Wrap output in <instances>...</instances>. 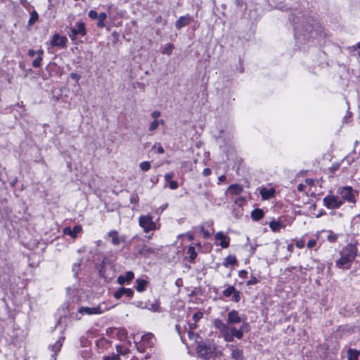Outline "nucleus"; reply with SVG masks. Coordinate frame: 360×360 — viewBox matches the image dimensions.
I'll use <instances>...</instances> for the list:
<instances>
[{
    "label": "nucleus",
    "instance_id": "nucleus-52",
    "mask_svg": "<svg viewBox=\"0 0 360 360\" xmlns=\"http://www.w3.org/2000/svg\"><path fill=\"white\" fill-rule=\"evenodd\" d=\"M201 231L202 232L205 238H207L210 237V233L208 231H205L203 227L201 228Z\"/></svg>",
    "mask_w": 360,
    "mask_h": 360
},
{
    "label": "nucleus",
    "instance_id": "nucleus-46",
    "mask_svg": "<svg viewBox=\"0 0 360 360\" xmlns=\"http://www.w3.org/2000/svg\"><path fill=\"white\" fill-rule=\"evenodd\" d=\"M316 240L312 239V240H310L308 241L307 245L308 248H314L316 245Z\"/></svg>",
    "mask_w": 360,
    "mask_h": 360
},
{
    "label": "nucleus",
    "instance_id": "nucleus-53",
    "mask_svg": "<svg viewBox=\"0 0 360 360\" xmlns=\"http://www.w3.org/2000/svg\"><path fill=\"white\" fill-rule=\"evenodd\" d=\"M36 53H37V52L35 51H34L33 49H30L28 51V55L30 57H33Z\"/></svg>",
    "mask_w": 360,
    "mask_h": 360
},
{
    "label": "nucleus",
    "instance_id": "nucleus-51",
    "mask_svg": "<svg viewBox=\"0 0 360 360\" xmlns=\"http://www.w3.org/2000/svg\"><path fill=\"white\" fill-rule=\"evenodd\" d=\"M226 176L225 175H221L218 177V184H221V182L224 181L226 180Z\"/></svg>",
    "mask_w": 360,
    "mask_h": 360
},
{
    "label": "nucleus",
    "instance_id": "nucleus-22",
    "mask_svg": "<svg viewBox=\"0 0 360 360\" xmlns=\"http://www.w3.org/2000/svg\"><path fill=\"white\" fill-rule=\"evenodd\" d=\"M173 176H174V173L169 172V173L165 174V179L167 181V183L169 184V187L172 190H175L178 188V183L176 181L172 180Z\"/></svg>",
    "mask_w": 360,
    "mask_h": 360
},
{
    "label": "nucleus",
    "instance_id": "nucleus-33",
    "mask_svg": "<svg viewBox=\"0 0 360 360\" xmlns=\"http://www.w3.org/2000/svg\"><path fill=\"white\" fill-rule=\"evenodd\" d=\"M187 254L191 261L194 260L197 257V252L195 250V248L193 246H190L188 248Z\"/></svg>",
    "mask_w": 360,
    "mask_h": 360
},
{
    "label": "nucleus",
    "instance_id": "nucleus-43",
    "mask_svg": "<svg viewBox=\"0 0 360 360\" xmlns=\"http://www.w3.org/2000/svg\"><path fill=\"white\" fill-rule=\"evenodd\" d=\"M258 283V280L256 277L252 276L251 278L247 282L248 285H255Z\"/></svg>",
    "mask_w": 360,
    "mask_h": 360
},
{
    "label": "nucleus",
    "instance_id": "nucleus-13",
    "mask_svg": "<svg viewBox=\"0 0 360 360\" xmlns=\"http://www.w3.org/2000/svg\"><path fill=\"white\" fill-rule=\"evenodd\" d=\"M242 321L241 317L239 316L238 311L236 310H231L228 314L227 323L226 324L231 325L238 323Z\"/></svg>",
    "mask_w": 360,
    "mask_h": 360
},
{
    "label": "nucleus",
    "instance_id": "nucleus-17",
    "mask_svg": "<svg viewBox=\"0 0 360 360\" xmlns=\"http://www.w3.org/2000/svg\"><path fill=\"white\" fill-rule=\"evenodd\" d=\"M108 236L111 238V242L114 245H120L122 242H124L125 241V238L124 236H118V233L117 231L115 230H112L110 231L108 233Z\"/></svg>",
    "mask_w": 360,
    "mask_h": 360
},
{
    "label": "nucleus",
    "instance_id": "nucleus-6",
    "mask_svg": "<svg viewBox=\"0 0 360 360\" xmlns=\"http://www.w3.org/2000/svg\"><path fill=\"white\" fill-rule=\"evenodd\" d=\"M338 193L340 195V199L348 202L355 203V192L351 186H344L338 189Z\"/></svg>",
    "mask_w": 360,
    "mask_h": 360
},
{
    "label": "nucleus",
    "instance_id": "nucleus-15",
    "mask_svg": "<svg viewBox=\"0 0 360 360\" xmlns=\"http://www.w3.org/2000/svg\"><path fill=\"white\" fill-rule=\"evenodd\" d=\"M82 229L80 225H75L72 229L70 227H65L63 229V233L70 236L72 238H75L77 234L82 231Z\"/></svg>",
    "mask_w": 360,
    "mask_h": 360
},
{
    "label": "nucleus",
    "instance_id": "nucleus-5",
    "mask_svg": "<svg viewBox=\"0 0 360 360\" xmlns=\"http://www.w3.org/2000/svg\"><path fill=\"white\" fill-rule=\"evenodd\" d=\"M155 339L153 334L148 333L141 337L140 342H136L137 350L140 352H145L146 349L153 347Z\"/></svg>",
    "mask_w": 360,
    "mask_h": 360
},
{
    "label": "nucleus",
    "instance_id": "nucleus-60",
    "mask_svg": "<svg viewBox=\"0 0 360 360\" xmlns=\"http://www.w3.org/2000/svg\"><path fill=\"white\" fill-rule=\"evenodd\" d=\"M313 181H313L312 179H306V183H307V184H309V185L312 184H313Z\"/></svg>",
    "mask_w": 360,
    "mask_h": 360
},
{
    "label": "nucleus",
    "instance_id": "nucleus-44",
    "mask_svg": "<svg viewBox=\"0 0 360 360\" xmlns=\"http://www.w3.org/2000/svg\"><path fill=\"white\" fill-rule=\"evenodd\" d=\"M187 333H188V336L189 337L190 339H191V340L197 339V335L193 333V331L192 330H188Z\"/></svg>",
    "mask_w": 360,
    "mask_h": 360
},
{
    "label": "nucleus",
    "instance_id": "nucleus-26",
    "mask_svg": "<svg viewBox=\"0 0 360 360\" xmlns=\"http://www.w3.org/2000/svg\"><path fill=\"white\" fill-rule=\"evenodd\" d=\"M139 254L143 255V256H148V255L151 253H155V251L154 249L148 247L147 245H144L141 248H140L138 250Z\"/></svg>",
    "mask_w": 360,
    "mask_h": 360
},
{
    "label": "nucleus",
    "instance_id": "nucleus-64",
    "mask_svg": "<svg viewBox=\"0 0 360 360\" xmlns=\"http://www.w3.org/2000/svg\"><path fill=\"white\" fill-rule=\"evenodd\" d=\"M358 47L360 49V42L358 44Z\"/></svg>",
    "mask_w": 360,
    "mask_h": 360
},
{
    "label": "nucleus",
    "instance_id": "nucleus-42",
    "mask_svg": "<svg viewBox=\"0 0 360 360\" xmlns=\"http://www.w3.org/2000/svg\"><path fill=\"white\" fill-rule=\"evenodd\" d=\"M99 14L97 13V12L96 11H94V10H91L89 13H88V15L90 18L94 20V19H97L98 18V16Z\"/></svg>",
    "mask_w": 360,
    "mask_h": 360
},
{
    "label": "nucleus",
    "instance_id": "nucleus-55",
    "mask_svg": "<svg viewBox=\"0 0 360 360\" xmlns=\"http://www.w3.org/2000/svg\"><path fill=\"white\" fill-rule=\"evenodd\" d=\"M164 152H165L164 148L160 145L158 148V153L160 154H162V153H164Z\"/></svg>",
    "mask_w": 360,
    "mask_h": 360
},
{
    "label": "nucleus",
    "instance_id": "nucleus-34",
    "mask_svg": "<svg viewBox=\"0 0 360 360\" xmlns=\"http://www.w3.org/2000/svg\"><path fill=\"white\" fill-rule=\"evenodd\" d=\"M140 169L143 172H147L150 168V162L148 161H144L139 164Z\"/></svg>",
    "mask_w": 360,
    "mask_h": 360
},
{
    "label": "nucleus",
    "instance_id": "nucleus-35",
    "mask_svg": "<svg viewBox=\"0 0 360 360\" xmlns=\"http://www.w3.org/2000/svg\"><path fill=\"white\" fill-rule=\"evenodd\" d=\"M160 124H163V121L162 120H160V121L154 120V121H153L150 124L149 130L150 131L155 130L158 128V127L159 126Z\"/></svg>",
    "mask_w": 360,
    "mask_h": 360
},
{
    "label": "nucleus",
    "instance_id": "nucleus-10",
    "mask_svg": "<svg viewBox=\"0 0 360 360\" xmlns=\"http://www.w3.org/2000/svg\"><path fill=\"white\" fill-rule=\"evenodd\" d=\"M64 340L65 338L63 336H60L53 345H49V349L52 352L51 360H56V355L60 351Z\"/></svg>",
    "mask_w": 360,
    "mask_h": 360
},
{
    "label": "nucleus",
    "instance_id": "nucleus-58",
    "mask_svg": "<svg viewBox=\"0 0 360 360\" xmlns=\"http://www.w3.org/2000/svg\"><path fill=\"white\" fill-rule=\"evenodd\" d=\"M167 207V204H165V205L161 206L160 207H159L158 209V211L160 210V212H162Z\"/></svg>",
    "mask_w": 360,
    "mask_h": 360
},
{
    "label": "nucleus",
    "instance_id": "nucleus-24",
    "mask_svg": "<svg viewBox=\"0 0 360 360\" xmlns=\"http://www.w3.org/2000/svg\"><path fill=\"white\" fill-rule=\"evenodd\" d=\"M37 57L32 62V66L36 68L41 66V63L43 59L44 51L42 49H39L37 51Z\"/></svg>",
    "mask_w": 360,
    "mask_h": 360
},
{
    "label": "nucleus",
    "instance_id": "nucleus-29",
    "mask_svg": "<svg viewBox=\"0 0 360 360\" xmlns=\"http://www.w3.org/2000/svg\"><path fill=\"white\" fill-rule=\"evenodd\" d=\"M146 285L147 281L146 280L137 279L136 289L138 292H143L146 290Z\"/></svg>",
    "mask_w": 360,
    "mask_h": 360
},
{
    "label": "nucleus",
    "instance_id": "nucleus-8",
    "mask_svg": "<svg viewBox=\"0 0 360 360\" xmlns=\"http://www.w3.org/2000/svg\"><path fill=\"white\" fill-rule=\"evenodd\" d=\"M76 26L77 27L71 28L70 32L68 33L70 38L72 41L76 39V37L78 34L82 36H84L86 34V28L84 22H77Z\"/></svg>",
    "mask_w": 360,
    "mask_h": 360
},
{
    "label": "nucleus",
    "instance_id": "nucleus-48",
    "mask_svg": "<svg viewBox=\"0 0 360 360\" xmlns=\"http://www.w3.org/2000/svg\"><path fill=\"white\" fill-rule=\"evenodd\" d=\"M247 274H248V272L246 270H240L238 273V276L239 277L242 278H246L247 276Z\"/></svg>",
    "mask_w": 360,
    "mask_h": 360
},
{
    "label": "nucleus",
    "instance_id": "nucleus-21",
    "mask_svg": "<svg viewBox=\"0 0 360 360\" xmlns=\"http://www.w3.org/2000/svg\"><path fill=\"white\" fill-rule=\"evenodd\" d=\"M191 22V16L186 15L181 16L175 22V26L177 29H181L183 27L188 25Z\"/></svg>",
    "mask_w": 360,
    "mask_h": 360
},
{
    "label": "nucleus",
    "instance_id": "nucleus-59",
    "mask_svg": "<svg viewBox=\"0 0 360 360\" xmlns=\"http://www.w3.org/2000/svg\"><path fill=\"white\" fill-rule=\"evenodd\" d=\"M295 35H297L299 33V32L300 31L299 25H297L295 27Z\"/></svg>",
    "mask_w": 360,
    "mask_h": 360
},
{
    "label": "nucleus",
    "instance_id": "nucleus-37",
    "mask_svg": "<svg viewBox=\"0 0 360 360\" xmlns=\"http://www.w3.org/2000/svg\"><path fill=\"white\" fill-rule=\"evenodd\" d=\"M127 330L124 328L119 329L117 336L120 340H124L127 338Z\"/></svg>",
    "mask_w": 360,
    "mask_h": 360
},
{
    "label": "nucleus",
    "instance_id": "nucleus-27",
    "mask_svg": "<svg viewBox=\"0 0 360 360\" xmlns=\"http://www.w3.org/2000/svg\"><path fill=\"white\" fill-rule=\"evenodd\" d=\"M264 216V212L260 209H255L251 212V217L255 221L261 219Z\"/></svg>",
    "mask_w": 360,
    "mask_h": 360
},
{
    "label": "nucleus",
    "instance_id": "nucleus-62",
    "mask_svg": "<svg viewBox=\"0 0 360 360\" xmlns=\"http://www.w3.org/2000/svg\"><path fill=\"white\" fill-rule=\"evenodd\" d=\"M292 245H289L288 246V250H290V251H291V250H292Z\"/></svg>",
    "mask_w": 360,
    "mask_h": 360
},
{
    "label": "nucleus",
    "instance_id": "nucleus-38",
    "mask_svg": "<svg viewBox=\"0 0 360 360\" xmlns=\"http://www.w3.org/2000/svg\"><path fill=\"white\" fill-rule=\"evenodd\" d=\"M38 20V14L36 11H32L29 20V24L33 25Z\"/></svg>",
    "mask_w": 360,
    "mask_h": 360
},
{
    "label": "nucleus",
    "instance_id": "nucleus-30",
    "mask_svg": "<svg viewBox=\"0 0 360 360\" xmlns=\"http://www.w3.org/2000/svg\"><path fill=\"white\" fill-rule=\"evenodd\" d=\"M107 18V14L105 13H101L98 16L97 26L99 27H105V20Z\"/></svg>",
    "mask_w": 360,
    "mask_h": 360
},
{
    "label": "nucleus",
    "instance_id": "nucleus-45",
    "mask_svg": "<svg viewBox=\"0 0 360 360\" xmlns=\"http://www.w3.org/2000/svg\"><path fill=\"white\" fill-rule=\"evenodd\" d=\"M70 77L71 79L75 80L76 82H78L80 79V76L77 75V73L72 72L70 74Z\"/></svg>",
    "mask_w": 360,
    "mask_h": 360
},
{
    "label": "nucleus",
    "instance_id": "nucleus-16",
    "mask_svg": "<svg viewBox=\"0 0 360 360\" xmlns=\"http://www.w3.org/2000/svg\"><path fill=\"white\" fill-rule=\"evenodd\" d=\"M214 237L217 240L220 241L219 245L222 248H227L229 246L230 238L223 232H217Z\"/></svg>",
    "mask_w": 360,
    "mask_h": 360
},
{
    "label": "nucleus",
    "instance_id": "nucleus-36",
    "mask_svg": "<svg viewBox=\"0 0 360 360\" xmlns=\"http://www.w3.org/2000/svg\"><path fill=\"white\" fill-rule=\"evenodd\" d=\"M116 349L118 352V354H120L124 355V354H128V352H129V349L122 345H117Z\"/></svg>",
    "mask_w": 360,
    "mask_h": 360
},
{
    "label": "nucleus",
    "instance_id": "nucleus-1",
    "mask_svg": "<svg viewBox=\"0 0 360 360\" xmlns=\"http://www.w3.org/2000/svg\"><path fill=\"white\" fill-rule=\"evenodd\" d=\"M340 257L335 262L339 269H348L357 255V247L355 244H347L340 251Z\"/></svg>",
    "mask_w": 360,
    "mask_h": 360
},
{
    "label": "nucleus",
    "instance_id": "nucleus-50",
    "mask_svg": "<svg viewBox=\"0 0 360 360\" xmlns=\"http://www.w3.org/2000/svg\"><path fill=\"white\" fill-rule=\"evenodd\" d=\"M296 246L299 248H302L304 246V242L303 240H299L296 243Z\"/></svg>",
    "mask_w": 360,
    "mask_h": 360
},
{
    "label": "nucleus",
    "instance_id": "nucleus-49",
    "mask_svg": "<svg viewBox=\"0 0 360 360\" xmlns=\"http://www.w3.org/2000/svg\"><path fill=\"white\" fill-rule=\"evenodd\" d=\"M210 174H211V169L209 168H205L202 171V174L205 176L210 175Z\"/></svg>",
    "mask_w": 360,
    "mask_h": 360
},
{
    "label": "nucleus",
    "instance_id": "nucleus-57",
    "mask_svg": "<svg viewBox=\"0 0 360 360\" xmlns=\"http://www.w3.org/2000/svg\"><path fill=\"white\" fill-rule=\"evenodd\" d=\"M130 202L131 203H136L137 202V198L136 197H131Z\"/></svg>",
    "mask_w": 360,
    "mask_h": 360
},
{
    "label": "nucleus",
    "instance_id": "nucleus-39",
    "mask_svg": "<svg viewBox=\"0 0 360 360\" xmlns=\"http://www.w3.org/2000/svg\"><path fill=\"white\" fill-rule=\"evenodd\" d=\"M120 355L118 354H112L103 357V360H119Z\"/></svg>",
    "mask_w": 360,
    "mask_h": 360
},
{
    "label": "nucleus",
    "instance_id": "nucleus-40",
    "mask_svg": "<svg viewBox=\"0 0 360 360\" xmlns=\"http://www.w3.org/2000/svg\"><path fill=\"white\" fill-rule=\"evenodd\" d=\"M172 49L173 45L169 44L164 49V50L162 51V53L170 55L172 53Z\"/></svg>",
    "mask_w": 360,
    "mask_h": 360
},
{
    "label": "nucleus",
    "instance_id": "nucleus-32",
    "mask_svg": "<svg viewBox=\"0 0 360 360\" xmlns=\"http://www.w3.org/2000/svg\"><path fill=\"white\" fill-rule=\"evenodd\" d=\"M327 232V240L330 243H334L338 239V234L335 233L333 231L330 230L326 231Z\"/></svg>",
    "mask_w": 360,
    "mask_h": 360
},
{
    "label": "nucleus",
    "instance_id": "nucleus-19",
    "mask_svg": "<svg viewBox=\"0 0 360 360\" xmlns=\"http://www.w3.org/2000/svg\"><path fill=\"white\" fill-rule=\"evenodd\" d=\"M231 353V356L233 360H243V354L242 349L233 346H229Z\"/></svg>",
    "mask_w": 360,
    "mask_h": 360
},
{
    "label": "nucleus",
    "instance_id": "nucleus-63",
    "mask_svg": "<svg viewBox=\"0 0 360 360\" xmlns=\"http://www.w3.org/2000/svg\"><path fill=\"white\" fill-rule=\"evenodd\" d=\"M146 237H147V238H148V240H150V239H151V238H152V235L147 236Z\"/></svg>",
    "mask_w": 360,
    "mask_h": 360
},
{
    "label": "nucleus",
    "instance_id": "nucleus-23",
    "mask_svg": "<svg viewBox=\"0 0 360 360\" xmlns=\"http://www.w3.org/2000/svg\"><path fill=\"white\" fill-rule=\"evenodd\" d=\"M238 264L237 259L235 255H228L224 260L223 265L225 267H229V266H235Z\"/></svg>",
    "mask_w": 360,
    "mask_h": 360
},
{
    "label": "nucleus",
    "instance_id": "nucleus-7",
    "mask_svg": "<svg viewBox=\"0 0 360 360\" xmlns=\"http://www.w3.org/2000/svg\"><path fill=\"white\" fill-rule=\"evenodd\" d=\"M323 205L328 209H339L342 205L343 201L339 197L333 195H327L323 199Z\"/></svg>",
    "mask_w": 360,
    "mask_h": 360
},
{
    "label": "nucleus",
    "instance_id": "nucleus-54",
    "mask_svg": "<svg viewBox=\"0 0 360 360\" xmlns=\"http://www.w3.org/2000/svg\"><path fill=\"white\" fill-rule=\"evenodd\" d=\"M195 328H196L195 323H188V330H193Z\"/></svg>",
    "mask_w": 360,
    "mask_h": 360
},
{
    "label": "nucleus",
    "instance_id": "nucleus-12",
    "mask_svg": "<svg viewBox=\"0 0 360 360\" xmlns=\"http://www.w3.org/2000/svg\"><path fill=\"white\" fill-rule=\"evenodd\" d=\"M123 295H125L126 297L129 298H131L134 295V291L131 288H125L123 287L119 288L115 292H114V297L117 300L120 299Z\"/></svg>",
    "mask_w": 360,
    "mask_h": 360
},
{
    "label": "nucleus",
    "instance_id": "nucleus-4",
    "mask_svg": "<svg viewBox=\"0 0 360 360\" xmlns=\"http://www.w3.org/2000/svg\"><path fill=\"white\" fill-rule=\"evenodd\" d=\"M139 224L145 233L159 229L156 223L153 221V217L150 214L141 215L139 218Z\"/></svg>",
    "mask_w": 360,
    "mask_h": 360
},
{
    "label": "nucleus",
    "instance_id": "nucleus-20",
    "mask_svg": "<svg viewBox=\"0 0 360 360\" xmlns=\"http://www.w3.org/2000/svg\"><path fill=\"white\" fill-rule=\"evenodd\" d=\"M134 274L132 271L127 272L125 276H119L117 279V282L120 285H124V283H129V282L134 278Z\"/></svg>",
    "mask_w": 360,
    "mask_h": 360
},
{
    "label": "nucleus",
    "instance_id": "nucleus-61",
    "mask_svg": "<svg viewBox=\"0 0 360 360\" xmlns=\"http://www.w3.org/2000/svg\"><path fill=\"white\" fill-rule=\"evenodd\" d=\"M323 214H325L324 212H319V214H316V218H319L321 216H322Z\"/></svg>",
    "mask_w": 360,
    "mask_h": 360
},
{
    "label": "nucleus",
    "instance_id": "nucleus-41",
    "mask_svg": "<svg viewBox=\"0 0 360 360\" xmlns=\"http://www.w3.org/2000/svg\"><path fill=\"white\" fill-rule=\"evenodd\" d=\"M203 314L200 311H197L193 315V319L195 323L198 322L200 319H202Z\"/></svg>",
    "mask_w": 360,
    "mask_h": 360
},
{
    "label": "nucleus",
    "instance_id": "nucleus-3",
    "mask_svg": "<svg viewBox=\"0 0 360 360\" xmlns=\"http://www.w3.org/2000/svg\"><path fill=\"white\" fill-rule=\"evenodd\" d=\"M196 351L198 355L205 360L216 358L222 354V352L218 349L217 346L210 342H199L196 347Z\"/></svg>",
    "mask_w": 360,
    "mask_h": 360
},
{
    "label": "nucleus",
    "instance_id": "nucleus-31",
    "mask_svg": "<svg viewBox=\"0 0 360 360\" xmlns=\"http://www.w3.org/2000/svg\"><path fill=\"white\" fill-rule=\"evenodd\" d=\"M269 227L273 231H278L282 228V225L279 221H272L269 223Z\"/></svg>",
    "mask_w": 360,
    "mask_h": 360
},
{
    "label": "nucleus",
    "instance_id": "nucleus-56",
    "mask_svg": "<svg viewBox=\"0 0 360 360\" xmlns=\"http://www.w3.org/2000/svg\"><path fill=\"white\" fill-rule=\"evenodd\" d=\"M304 185L302 184H300L298 186H297V190L299 191H304Z\"/></svg>",
    "mask_w": 360,
    "mask_h": 360
},
{
    "label": "nucleus",
    "instance_id": "nucleus-11",
    "mask_svg": "<svg viewBox=\"0 0 360 360\" xmlns=\"http://www.w3.org/2000/svg\"><path fill=\"white\" fill-rule=\"evenodd\" d=\"M68 42V39L65 36H60L59 34L56 33L53 35L51 41V44L53 46H59L65 48Z\"/></svg>",
    "mask_w": 360,
    "mask_h": 360
},
{
    "label": "nucleus",
    "instance_id": "nucleus-25",
    "mask_svg": "<svg viewBox=\"0 0 360 360\" xmlns=\"http://www.w3.org/2000/svg\"><path fill=\"white\" fill-rule=\"evenodd\" d=\"M228 190L232 195H238L242 193L243 187L239 184H231L229 186Z\"/></svg>",
    "mask_w": 360,
    "mask_h": 360
},
{
    "label": "nucleus",
    "instance_id": "nucleus-28",
    "mask_svg": "<svg viewBox=\"0 0 360 360\" xmlns=\"http://www.w3.org/2000/svg\"><path fill=\"white\" fill-rule=\"evenodd\" d=\"M360 352L356 349H349L347 351L348 360H358Z\"/></svg>",
    "mask_w": 360,
    "mask_h": 360
},
{
    "label": "nucleus",
    "instance_id": "nucleus-18",
    "mask_svg": "<svg viewBox=\"0 0 360 360\" xmlns=\"http://www.w3.org/2000/svg\"><path fill=\"white\" fill-rule=\"evenodd\" d=\"M259 193L262 200H269L274 196L275 189L273 188H266L265 187H262L259 188Z\"/></svg>",
    "mask_w": 360,
    "mask_h": 360
},
{
    "label": "nucleus",
    "instance_id": "nucleus-14",
    "mask_svg": "<svg viewBox=\"0 0 360 360\" xmlns=\"http://www.w3.org/2000/svg\"><path fill=\"white\" fill-rule=\"evenodd\" d=\"M79 313L86 314L87 315L101 314L103 311L101 309V307H82L79 309Z\"/></svg>",
    "mask_w": 360,
    "mask_h": 360
},
{
    "label": "nucleus",
    "instance_id": "nucleus-2",
    "mask_svg": "<svg viewBox=\"0 0 360 360\" xmlns=\"http://www.w3.org/2000/svg\"><path fill=\"white\" fill-rule=\"evenodd\" d=\"M214 326L218 329L226 342H232L233 338L241 339L243 337V328L237 329L235 327L229 326L220 319H215Z\"/></svg>",
    "mask_w": 360,
    "mask_h": 360
},
{
    "label": "nucleus",
    "instance_id": "nucleus-47",
    "mask_svg": "<svg viewBox=\"0 0 360 360\" xmlns=\"http://www.w3.org/2000/svg\"><path fill=\"white\" fill-rule=\"evenodd\" d=\"M160 116V112L158 110H155L152 112L151 117L154 119V120H157V119Z\"/></svg>",
    "mask_w": 360,
    "mask_h": 360
},
{
    "label": "nucleus",
    "instance_id": "nucleus-9",
    "mask_svg": "<svg viewBox=\"0 0 360 360\" xmlns=\"http://www.w3.org/2000/svg\"><path fill=\"white\" fill-rule=\"evenodd\" d=\"M223 295L225 297H229L232 295L231 300L234 302H238L240 300V292L233 285H229L226 289L223 291Z\"/></svg>",
    "mask_w": 360,
    "mask_h": 360
}]
</instances>
